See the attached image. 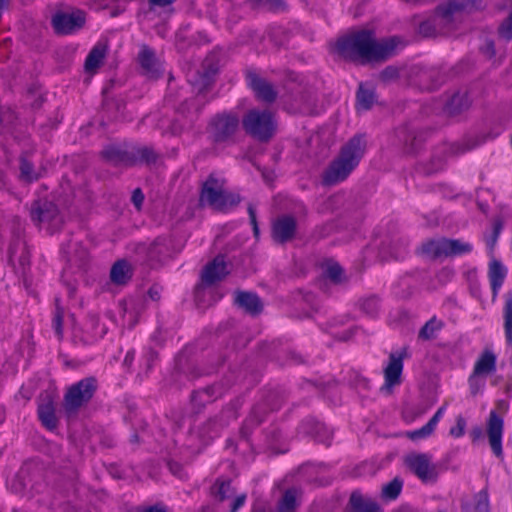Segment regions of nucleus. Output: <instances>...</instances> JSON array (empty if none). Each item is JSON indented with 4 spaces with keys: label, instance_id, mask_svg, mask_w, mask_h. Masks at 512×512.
<instances>
[{
    "label": "nucleus",
    "instance_id": "obj_1",
    "mask_svg": "<svg viewBox=\"0 0 512 512\" xmlns=\"http://www.w3.org/2000/svg\"><path fill=\"white\" fill-rule=\"evenodd\" d=\"M337 48L340 54L347 58L381 60L392 54L395 41L390 39L376 42L370 32L360 31L340 40Z\"/></svg>",
    "mask_w": 512,
    "mask_h": 512
},
{
    "label": "nucleus",
    "instance_id": "obj_2",
    "mask_svg": "<svg viewBox=\"0 0 512 512\" xmlns=\"http://www.w3.org/2000/svg\"><path fill=\"white\" fill-rule=\"evenodd\" d=\"M365 150V141L362 137L352 138L345 144L337 158L330 164L324 175L327 184H337L345 180L357 167Z\"/></svg>",
    "mask_w": 512,
    "mask_h": 512
},
{
    "label": "nucleus",
    "instance_id": "obj_3",
    "mask_svg": "<svg viewBox=\"0 0 512 512\" xmlns=\"http://www.w3.org/2000/svg\"><path fill=\"white\" fill-rule=\"evenodd\" d=\"M200 201L218 211H227L236 206L240 198L238 195L227 192L222 179L211 176L204 183Z\"/></svg>",
    "mask_w": 512,
    "mask_h": 512
},
{
    "label": "nucleus",
    "instance_id": "obj_4",
    "mask_svg": "<svg viewBox=\"0 0 512 512\" xmlns=\"http://www.w3.org/2000/svg\"><path fill=\"white\" fill-rule=\"evenodd\" d=\"M243 126L247 133L260 140L270 138L276 129L272 113L268 110L252 109L243 118Z\"/></svg>",
    "mask_w": 512,
    "mask_h": 512
},
{
    "label": "nucleus",
    "instance_id": "obj_5",
    "mask_svg": "<svg viewBox=\"0 0 512 512\" xmlns=\"http://www.w3.org/2000/svg\"><path fill=\"white\" fill-rule=\"evenodd\" d=\"M497 356L492 350H484L474 363L473 372L468 379L472 395L480 393L485 385L483 378L496 370Z\"/></svg>",
    "mask_w": 512,
    "mask_h": 512
},
{
    "label": "nucleus",
    "instance_id": "obj_6",
    "mask_svg": "<svg viewBox=\"0 0 512 512\" xmlns=\"http://www.w3.org/2000/svg\"><path fill=\"white\" fill-rule=\"evenodd\" d=\"M404 463L422 482H432L437 477V467L428 453H409L405 456Z\"/></svg>",
    "mask_w": 512,
    "mask_h": 512
},
{
    "label": "nucleus",
    "instance_id": "obj_7",
    "mask_svg": "<svg viewBox=\"0 0 512 512\" xmlns=\"http://www.w3.org/2000/svg\"><path fill=\"white\" fill-rule=\"evenodd\" d=\"M423 251L429 256H457L470 253L472 245L468 242L452 239L431 240L423 245Z\"/></svg>",
    "mask_w": 512,
    "mask_h": 512
},
{
    "label": "nucleus",
    "instance_id": "obj_8",
    "mask_svg": "<svg viewBox=\"0 0 512 512\" xmlns=\"http://www.w3.org/2000/svg\"><path fill=\"white\" fill-rule=\"evenodd\" d=\"M85 15L80 10L68 9L56 12L52 17V26L57 34H72L83 27Z\"/></svg>",
    "mask_w": 512,
    "mask_h": 512
},
{
    "label": "nucleus",
    "instance_id": "obj_9",
    "mask_svg": "<svg viewBox=\"0 0 512 512\" xmlns=\"http://www.w3.org/2000/svg\"><path fill=\"white\" fill-rule=\"evenodd\" d=\"M95 391L93 379H84L72 386L65 396V406L68 410H75L86 403Z\"/></svg>",
    "mask_w": 512,
    "mask_h": 512
},
{
    "label": "nucleus",
    "instance_id": "obj_10",
    "mask_svg": "<svg viewBox=\"0 0 512 512\" xmlns=\"http://www.w3.org/2000/svg\"><path fill=\"white\" fill-rule=\"evenodd\" d=\"M504 430L503 418L492 410L487 420L486 433L489 445L498 458H503L502 437Z\"/></svg>",
    "mask_w": 512,
    "mask_h": 512
},
{
    "label": "nucleus",
    "instance_id": "obj_11",
    "mask_svg": "<svg viewBox=\"0 0 512 512\" xmlns=\"http://www.w3.org/2000/svg\"><path fill=\"white\" fill-rule=\"evenodd\" d=\"M403 361L400 355L391 354L387 366L384 368L385 382L381 390L390 393L391 389L401 383Z\"/></svg>",
    "mask_w": 512,
    "mask_h": 512
},
{
    "label": "nucleus",
    "instance_id": "obj_12",
    "mask_svg": "<svg viewBox=\"0 0 512 512\" xmlns=\"http://www.w3.org/2000/svg\"><path fill=\"white\" fill-rule=\"evenodd\" d=\"M296 230V220L290 215H282L274 221L272 235L276 241L283 243L293 239Z\"/></svg>",
    "mask_w": 512,
    "mask_h": 512
},
{
    "label": "nucleus",
    "instance_id": "obj_13",
    "mask_svg": "<svg viewBox=\"0 0 512 512\" xmlns=\"http://www.w3.org/2000/svg\"><path fill=\"white\" fill-rule=\"evenodd\" d=\"M508 269L498 259L492 257L488 263L487 277L492 290V298L495 300L507 277Z\"/></svg>",
    "mask_w": 512,
    "mask_h": 512
},
{
    "label": "nucleus",
    "instance_id": "obj_14",
    "mask_svg": "<svg viewBox=\"0 0 512 512\" xmlns=\"http://www.w3.org/2000/svg\"><path fill=\"white\" fill-rule=\"evenodd\" d=\"M138 60L146 76L156 78L161 74L162 63L150 48L143 46L139 52Z\"/></svg>",
    "mask_w": 512,
    "mask_h": 512
},
{
    "label": "nucleus",
    "instance_id": "obj_15",
    "mask_svg": "<svg viewBox=\"0 0 512 512\" xmlns=\"http://www.w3.org/2000/svg\"><path fill=\"white\" fill-rule=\"evenodd\" d=\"M238 125V120L234 116H219L211 123L212 132L217 140H222L232 134Z\"/></svg>",
    "mask_w": 512,
    "mask_h": 512
},
{
    "label": "nucleus",
    "instance_id": "obj_16",
    "mask_svg": "<svg viewBox=\"0 0 512 512\" xmlns=\"http://www.w3.org/2000/svg\"><path fill=\"white\" fill-rule=\"evenodd\" d=\"M228 274L227 266L223 257H216L206 266L202 273V280L207 284H213L223 279Z\"/></svg>",
    "mask_w": 512,
    "mask_h": 512
},
{
    "label": "nucleus",
    "instance_id": "obj_17",
    "mask_svg": "<svg viewBox=\"0 0 512 512\" xmlns=\"http://www.w3.org/2000/svg\"><path fill=\"white\" fill-rule=\"evenodd\" d=\"M249 86L255 92L257 98L264 101H273L276 97V93L272 86L265 80L259 78L256 74H248Z\"/></svg>",
    "mask_w": 512,
    "mask_h": 512
},
{
    "label": "nucleus",
    "instance_id": "obj_18",
    "mask_svg": "<svg viewBox=\"0 0 512 512\" xmlns=\"http://www.w3.org/2000/svg\"><path fill=\"white\" fill-rule=\"evenodd\" d=\"M38 415L42 424L46 428L52 430L56 427L57 419L55 416L54 403L53 399L49 395H46L41 399L38 407Z\"/></svg>",
    "mask_w": 512,
    "mask_h": 512
},
{
    "label": "nucleus",
    "instance_id": "obj_19",
    "mask_svg": "<svg viewBox=\"0 0 512 512\" xmlns=\"http://www.w3.org/2000/svg\"><path fill=\"white\" fill-rule=\"evenodd\" d=\"M351 512H380L379 506L371 498L359 492L350 497Z\"/></svg>",
    "mask_w": 512,
    "mask_h": 512
},
{
    "label": "nucleus",
    "instance_id": "obj_20",
    "mask_svg": "<svg viewBox=\"0 0 512 512\" xmlns=\"http://www.w3.org/2000/svg\"><path fill=\"white\" fill-rule=\"evenodd\" d=\"M235 302L239 307L243 308L246 312L251 314H256L262 309V303L260 299L252 293L238 292L235 297Z\"/></svg>",
    "mask_w": 512,
    "mask_h": 512
},
{
    "label": "nucleus",
    "instance_id": "obj_21",
    "mask_svg": "<svg viewBox=\"0 0 512 512\" xmlns=\"http://www.w3.org/2000/svg\"><path fill=\"white\" fill-rule=\"evenodd\" d=\"M132 275V269L129 263L125 260L116 262L110 272V277L113 283L117 285L125 284Z\"/></svg>",
    "mask_w": 512,
    "mask_h": 512
},
{
    "label": "nucleus",
    "instance_id": "obj_22",
    "mask_svg": "<svg viewBox=\"0 0 512 512\" xmlns=\"http://www.w3.org/2000/svg\"><path fill=\"white\" fill-rule=\"evenodd\" d=\"M106 54V47L103 44H97L88 54L85 61V70L94 73L102 64Z\"/></svg>",
    "mask_w": 512,
    "mask_h": 512
},
{
    "label": "nucleus",
    "instance_id": "obj_23",
    "mask_svg": "<svg viewBox=\"0 0 512 512\" xmlns=\"http://www.w3.org/2000/svg\"><path fill=\"white\" fill-rule=\"evenodd\" d=\"M298 492L295 489H291L285 492L281 499L278 512H295L298 505Z\"/></svg>",
    "mask_w": 512,
    "mask_h": 512
},
{
    "label": "nucleus",
    "instance_id": "obj_24",
    "mask_svg": "<svg viewBox=\"0 0 512 512\" xmlns=\"http://www.w3.org/2000/svg\"><path fill=\"white\" fill-rule=\"evenodd\" d=\"M504 328L505 335L508 343L512 342V293L505 295L504 305Z\"/></svg>",
    "mask_w": 512,
    "mask_h": 512
},
{
    "label": "nucleus",
    "instance_id": "obj_25",
    "mask_svg": "<svg viewBox=\"0 0 512 512\" xmlns=\"http://www.w3.org/2000/svg\"><path fill=\"white\" fill-rule=\"evenodd\" d=\"M374 103V93L371 89L365 88L360 85L357 94V108L358 110H367Z\"/></svg>",
    "mask_w": 512,
    "mask_h": 512
},
{
    "label": "nucleus",
    "instance_id": "obj_26",
    "mask_svg": "<svg viewBox=\"0 0 512 512\" xmlns=\"http://www.w3.org/2000/svg\"><path fill=\"white\" fill-rule=\"evenodd\" d=\"M403 482L399 478H395L389 483L385 484L382 488V497L387 500H393L397 498L402 490Z\"/></svg>",
    "mask_w": 512,
    "mask_h": 512
},
{
    "label": "nucleus",
    "instance_id": "obj_27",
    "mask_svg": "<svg viewBox=\"0 0 512 512\" xmlns=\"http://www.w3.org/2000/svg\"><path fill=\"white\" fill-rule=\"evenodd\" d=\"M20 174L21 178L28 182L37 180L41 176L39 172L34 171L32 164L26 159L20 162Z\"/></svg>",
    "mask_w": 512,
    "mask_h": 512
},
{
    "label": "nucleus",
    "instance_id": "obj_28",
    "mask_svg": "<svg viewBox=\"0 0 512 512\" xmlns=\"http://www.w3.org/2000/svg\"><path fill=\"white\" fill-rule=\"evenodd\" d=\"M441 323L435 320H430L420 330L419 336L423 339H431L435 336V333L440 330Z\"/></svg>",
    "mask_w": 512,
    "mask_h": 512
},
{
    "label": "nucleus",
    "instance_id": "obj_29",
    "mask_svg": "<svg viewBox=\"0 0 512 512\" xmlns=\"http://www.w3.org/2000/svg\"><path fill=\"white\" fill-rule=\"evenodd\" d=\"M466 420L463 416L458 415L455 419V425L450 428L449 434L454 438H460L465 434Z\"/></svg>",
    "mask_w": 512,
    "mask_h": 512
},
{
    "label": "nucleus",
    "instance_id": "obj_30",
    "mask_svg": "<svg viewBox=\"0 0 512 512\" xmlns=\"http://www.w3.org/2000/svg\"><path fill=\"white\" fill-rule=\"evenodd\" d=\"M466 512H488V500L486 495H479L473 505H467Z\"/></svg>",
    "mask_w": 512,
    "mask_h": 512
},
{
    "label": "nucleus",
    "instance_id": "obj_31",
    "mask_svg": "<svg viewBox=\"0 0 512 512\" xmlns=\"http://www.w3.org/2000/svg\"><path fill=\"white\" fill-rule=\"evenodd\" d=\"M434 430L435 429L427 423L420 429L408 432L407 436H408V438H410L411 440H414V441L419 440V439H425V438L429 437L434 432Z\"/></svg>",
    "mask_w": 512,
    "mask_h": 512
},
{
    "label": "nucleus",
    "instance_id": "obj_32",
    "mask_svg": "<svg viewBox=\"0 0 512 512\" xmlns=\"http://www.w3.org/2000/svg\"><path fill=\"white\" fill-rule=\"evenodd\" d=\"M378 304V299L372 297L363 302L362 308L367 314L374 315L378 310Z\"/></svg>",
    "mask_w": 512,
    "mask_h": 512
},
{
    "label": "nucleus",
    "instance_id": "obj_33",
    "mask_svg": "<svg viewBox=\"0 0 512 512\" xmlns=\"http://www.w3.org/2000/svg\"><path fill=\"white\" fill-rule=\"evenodd\" d=\"M499 33L505 39H512V13L501 25Z\"/></svg>",
    "mask_w": 512,
    "mask_h": 512
},
{
    "label": "nucleus",
    "instance_id": "obj_34",
    "mask_svg": "<svg viewBox=\"0 0 512 512\" xmlns=\"http://www.w3.org/2000/svg\"><path fill=\"white\" fill-rule=\"evenodd\" d=\"M326 275L332 281L338 282L341 279L342 269L338 265H331L327 268Z\"/></svg>",
    "mask_w": 512,
    "mask_h": 512
},
{
    "label": "nucleus",
    "instance_id": "obj_35",
    "mask_svg": "<svg viewBox=\"0 0 512 512\" xmlns=\"http://www.w3.org/2000/svg\"><path fill=\"white\" fill-rule=\"evenodd\" d=\"M31 218L36 224H40L47 219V214L44 213L38 205H36L32 208Z\"/></svg>",
    "mask_w": 512,
    "mask_h": 512
},
{
    "label": "nucleus",
    "instance_id": "obj_36",
    "mask_svg": "<svg viewBox=\"0 0 512 512\" xmlns=\"http://www.w3.org/2000/svg\"><path fill=\"white\" fill-rule=\"evenodd\" d=\"M381 76L384 80L394 79L398 76V70L393 67H388L382 72Z\"/></svg>",
    "mask_w": 512,
    "mask_h": 512
},
{
    "label": "nucleus",
    "instance_id": "obj_37",
    "mask_svg": "<svg viewBox=\"0 0 512 512\" xmlns=\"http://www.w3.org/2000/svg\"><path fill=\"white\" fill-rule=\"evenodd\" d=\"M444 410L445 408L444 407H441L438 409V411L434 414V416L429 420L428 424L433 427L434 429L436 428L438 422L440 421V419L442 418V415L444 413Z\"/></svg>",
    "mask_w": 512,
    "mask_h": 512
},
{
    "label": "nucleus",
    "instance_id": "obj_38",
    "mask_svg": "<svg viewBox=\"0 0 512 512\" xmlns=\"http://www.w3.org/2000/svg\"><path fill=\"white\" fill-rule=\"evenodd\" d=\"M144 200V195L142 194L141 190L140 189H136L134 192H133V195H132V201L134 203V205L139 209L142 202Z\"/></svg>",
    "mask_w": 512,
    "mask_h": 512
},
{
    "label": "nucleus",
    "instance_id": "obj_39",
    "mask_svg": "<svg viewBox=\"0 0 512 512\" xmlns=\"http://www.w3.org/2000/svg\"><path fill=\"white\" fill-rule=\"evenodd\" d=\"M245 500H246V495L245 494H241L239 495L235 501L233 502V505H232V510L231 512H236L237 509H239L240 507H242L245 503Z\"/></svg>",
    "mask_w": 512,
    "mask_h": 512
},
{
    "label": "nucleus",
    "instance_id": "obj_40",
    "mask_svg": "<svg viewBox=\"0 0 512 512\" xmlns=\"http://www.w3.org/2000/svg\"><path fill=\"white\" fill-rule=\"evenodd\" d=\"M229 488H230V483L229 482H227V483L222 482L219 485L218 494H219L221 500H223L226 497H228L227 492H228Z\"/></svg>",
    "mask_w": 512,
    "mask_h": 512
},
{
    "label": "nucleus",
    "instance_id": "obj_41",
    "mask_svg": "<svg viewBox=\"0 0 512 512\" xmlns=\"http://www.w3.org/2000/svg\"><path fill=\"white\" fill-rule=\"evenodd\" d=\"M152 8L154 7H167L170 6L174 0H149Z\"/></svg>",
    "mask_w": 512,
    "mask_h": 512
},
{
    "label": "nucleus",
    "instance_id": "obj_42",
    "mask_svg": "<svg viewBox=\"0 0 512 512\" xmlns=\"http://www.w3.org/2000/svg\"><path fill=\"white\" fill-rule=\"evenodd\" d=\"M53 326L55 328L56 333L60 336L62 334V319L60 314H56L53 319Z\"/></svg>",
    "mask_w": 512,
    "mask_h": 512
},
{
    "label": "nucleus",
    "instance_id": "obj_43",
    "mask_svg": "<svg viewBox=\"0 0 512 512\" xmlns=\"http://www.w3.org/2000/svg\"><path fill=\"white\" fill-rule=\"evenodd\" d=\"M483 433L480 427H474L470 432V437L473 442H477L481 437Z\"/></svg>",
    "mask_w": 512,
    "mask_h": 512
},
{
    "label": "nucleus",
    "instance_id": "obj_44",
    "mask_svg": "<svg viewBox=\"0 0 512 512\" xmlns=\"http://www.w3.org/2000/svg\"><path fill=\"white\" fill-rule=\"evenodd\" d=\"M249 214H250V220L253 224V227H254V232L255 234L258 233V228H257V225H256V219H255V214H254V210L252 207L249 208Z\"/></svg>",
    "mask_w": 512,
    "mask_h": 512
},
{
    "label": "nucleus",
    "instance_id": "obj_45",
    "mask_svg": "<svg viewBox=\"0 0 512 512\" xmlns=\"http://www.w3.org/2000/svg\"><path fill=\"white\" fill-rule=\"evenodd\" d=\"M486 53L489 57H492L494 55V47H493L492 43H487Z\"/></svg>",
    "mask_w": 512,
    "mask_h": 512
},
{
    "label": "nucleus",
    "instance_id": "obj_46",
    "mask_svg": "<svg viewBox=\"0 0 512 512\" xmlns=\"http://www.w3.org/2000/svg\"><path fill=\"white\" fill-rule=\"evenodd\" d=\"M158 244L155 243L151 249V251L149 252V255H150V258L153 259L155 257V254L156 253H159L160 250L157 248Z\"/></svg>",
    "mask_w": 512,
    "mask_h": 512
},
{
    "label": "nucleus",
    "instance_id": "obj_47",
    "mask_svg": "<svg viewBox=\"0 0 512 512\" xmlns=\"http://www.w3.org/2000/svg\"><path fill=\"white\" fill-rule=\"evenodd\" d=\"M181 132V128L176 126V125H173L172 128H171V133L172 134H178Z\"/></svg>",
    "mask_w": 512,
    "mask_h": 512
},
{
    "label": "nucleus",
    "instance_id": "obj_48",
    "mask_svg": "<svg viewBox=\"0 0 512 512\" xmlns=\"http://www.w3.org/2000/svg\"><path fill=\"white\" fill-rule=\"evenodd\" d=\"M7 3V0H0V9L4 8Z\"/></svg>",
    "mask_w": 512,
    "mask_h": 512
}]
</instances>
